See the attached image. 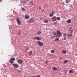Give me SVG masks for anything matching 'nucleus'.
Listing matches in <instances>:
<instances>
[{
    "label": "nucleus",
    "instance_id": "1",
    "mask_svg": "<svg viewBox=\"0 0 77 77\" xmlns=\"http://www.w3.org/2000/svg\"><path fill=\"white\" fill-rule=\"evenodd\" d=\"M14 60H15V58L12 57L11 58V59H10L9 60V62L10 63L12 64V63H14Z\"/></svg>",
    "mask_w": 77,
    "mask_h": 77
},
{
    "label": "nucleus",
    "instance_id": "2",
    "mask_svg": "<svg viewBox=\"0 0 77 77\" xmlns=\"http://www.w3.org/2000/svg\"><path fill=\"white\" fill-rule=\"evenodd\" d=\"M37 43L38 45L40 47H42L44 45V43L38 41Z\"/></svg>",
    "mask_w": 77,
    "mask_h": 77
},
{
    "label": "nucleus",
    "instance_id": "3",
    "mask_svg": "<svg viewBox=\"0 0 77 77\" xmlns=\"http://www.w3.org/2000/svg\"><path fill=\"white\" fill-rule=\"evenodd\" d=\"M33 39H35L36 40H38V41H40V40H41V38L39 37V36H36L35 37H34L33 38Z\"/></svg>",
    "mask_w": 77,
    "mask_h": 77
},
{
    "label": "nucleus",
    "instance_id": "4",
    "mask_svg": "<svg viewBox=\"0 0 77 77\" xmlns=\"http://www.w3.org/2000/svg\"><path fill=\"white\" fill-rule=\"evenodd\" d=\"M28 22L29 23H33L35 22V20L32 18H31L29 20Z\"/></svg>",
    "mask_w": 77,
    "mask_h": 77
},
{
    "label": "nucleus",
    "instance_id": "5",
    "mask_svg": "<svg viewBox=\"0 0 77 77\" xmlns=\"http://www.w3.org/2000/svg\"><path fill=\"white\" fill-rule=\"evenodd\" d=\"M51 20L53 21H56L57 20V17L56 16H53L51 18Z\"/></svg>",
    "mask_w": 77,
    "mask_h": 77
},
{
    "label": "nucleus",
    "instance_id": "6",
    "mask_svg": "<svg viewBox=\"0 0 77 77\" xmlns=\"http://www.w3.org/2000/svg\"><path fill=\"white\" fill-rule=\"evenodd\" d=\"M17 62L18 63H19V64H22V63L23 62V61L21 59H19L17 61Z\"/></svg>",
    "mask_w": 77,
    "mask_h": 77
},
{
    "label": "nucleus",
    "instance_id": "7",
    "mask_svg": "<svg viewBox=\"0 0 77 77\" xmlns=\"http://www.w3.org/2000/svg\"><path fill=\"white\" fill-rule=\"evenodd\" d=\"M17 23L18 24V25H21V21L19 19H17L16 20Z\"/></svg>",
    "mask_w": 77,
    "mask_h": 77
},
{
    "label": "nucleus",
    "instance_id": "8",
    "mask_svg": "<svg viewBox=\"0 0 77 77\" xmlns=\"http://www.w3.org/2000/svg\"><path fill=\"white\" fill-rule=\"evenodd\" d=\"M54 11H52V12L50 14H49V17H51L54 15Z\"/></svg>",
    "mask_w": 77,
    "mask_h": 77
},
{
    "label": "nucleus",
    "instance_id": "9",
    "mask_svg": "<svg viewBox=\"0 0 77 77\" xmlns=\"http://www.w3.org/2000/svg\"><path fill=\"white\" fill-rule=\"evenodd\" d=\"M60 36H62V33H60V34H57V35L55 36V38H60Z\"/></svg>",
    "mask_w": 77,
    "mask_h": 77
},
{
    "label": "nucleus",
    "instance_id": "10",
    "mask_svg": "<svg viewBox=\"0 0 77 77\" xmlns=\"http://www.w3.org/2000/svg\"><path fill=\"white\" fill-rule=\"evenodd\" d=\"M12 65L14 67H16V68H18L19 67V66L17 64H13Z\"/></svg>",
    "mask_w": 77,
    "mask_h": 77
},
{
    "label": "nucleus",
    "instance_id": "11",
    "mask_svg": "<svg viewBox=\"0 0 77 77\" xmlns=\"http://www.w3.org/2000/svg\"><path fill=\"white\" fill-rule=\"evenodd\" d=\"M29 16L26 15L25 17V19L27 20V19H29Z\"/></svg>",
    "mask_w": 77,
    "mask_h": 77
},
{
    "label": "nucleus",
    "instance_id": "12",
    "mask_svg": "<svg viewBox=\"0 0 77 77\" xmlns=\"http://www.w3.org/2000/svg\"><path fill=\"white\" fill-rule=\"evenodd\" d=\"M43 22L45 23H48V20H45L43 21Z\"/></svg>",
    "mask_w": 77,
    "mask_h": 77
},
{
    "label": "nucleus",
    "instance_id": "13",
    "mask_svg": "<svg viewBox=\"0 0 77 77\" xmlns=\"http://www.w3.org/2000/svg\"><path fill=\"white\" fill-rule=\"evenodd\" d=\"M17 35H21V32L20 31H19L18 32H17Z\"/></svg>",
    "mask_w": 77,
    "mask_h": 77
},
{
    "label": "nucleus",
    "instance_id": "14",
    "mask_svg": "<svg viewBox=\"0 0 77 77\" xmlns=\"http://www.w3.org/2000/svg\"><path fill=\"white\" fill-rule=\"evenodd\" d=\"M59 41V38H56L54 40V41H56V42H58Z\"/></svg>",
    "mask_w": 77,
    "mask_h": 77
},
{
    "label": "nucleus",
    "instance_id": "15",
    "mask_svg": "<svg viewBox=\"0 0 77 77\" xmlns=\"http://www.w3.org/2000/svg\"><path fill=\"white\" fill-rule=\"evenodd\" d=\"M62 52L63 54H66V51L65 50H63L62 51Z\"/></svg>",
    "mask_w": 77,
    "mask_h": 77
},
{
    "label": "nucleus",
    "instance_id": "16",
    "mask_svg": "<svg viewBox=\"0 0 77 77\" xmlns=\"http://www.w3.org/2000/svg\"><path fill=\"white\" fill-rule=\"evenodd\" d=\"M73 71V70L71 69L69 71V74H71V73H72Z\"/></svg>",
    "mask_w": 77,
    "mask_h": 77
},
{
    "label": "nucleus",
    "instance_id": "17",
    "mask_svg": "<svg viewBox=\"0 0 77 77\" xmlns=\"http://www.w3.org/2000/svg\"><path fill=\"white\" fill-rule=\"evenodd\" d=\"M52 69L53 71H56L57 69V68H53Z\"/></svg>",
    "mask_w": 77,
    "mask_h": 77
},
{
    "label": "nucleus",
    "instance_id": "18",
    "mask_svg": "<svg viewBox=\"0 0 77 77\" xmlns=\"http://www.w3.org/2000/svg\"><path fill=\"white\" fill-rule=\"evenodd\" d=\"M67 23H71V20L70 19H69L67 21Z\"/></svg>",
    "mask_w": 77,
    "mask_h": 77
},
{
    "label": "nucleus",
    "instance_id": "19",
    "mask_svg": "<svg viewBox=\"0 0 77 77\" xmlns=\"http://www.w3.org/2000/svg\"><path fill=\"white\" fill-rule=\"evenodd\" d=\"M51 53H52V54H54V50H52L51 51Z\"/></svg>",
    "mask_w": 77,
    "mask_h": 77
},
{
    "label": "nucleus",
    "instance_id": "20",
    "mask_svg": "<svg viewBox=\"0 0 77 77\" xmlns=\"http://www.w3.org/2000/svg\"><path fill=\"white\" fill-rule=\"evenodd\" d=\"M57 34H59V35H60V33H62L60 32V31H57Z\"/></svg>",
    "mask_w": 77,
    "mask_h": 77
},
{
    "label": "nucleus",
    "instance_id": "21",
    "mask_svg": "<svg viewBox=\"0 0 77 77\" xmlns=\"http://www.w3.org/2000/svg\"><path fill=\"white\" fill-rule=\"evenodd\" d=\"M68 61L67 60H65L63 62V63H68Z\"/></svg>",
    "mask_w": 77,
    "mask_h": 77
},
{
    "label": "nucleus",
    "instance_id": "22",
    "mask_svg": "<svg viewBox=\"0 0 77 77\" xmlns=\"http://www.w3.org/2000/svg\"><path fill=\"white\" fill-rule=\"evenodd\" d=\"M57 20H60V17H57Z\"/></svg>",
    "mask_w": 77,
    "mask_h": 77
},
{
    "label": "nucleus",
    "instance_id": "23",
    "mask_svg": "<svg viewBox=\"0 0 77 77\" xmlns=\"http://www.w3.org/2000/svg\"><path fill=\"white\" fill-rule=\"evenodd\" d=\"M37 33L38 35H41V32L40 31H39Z\"/></svg>",
    "mask_w": 77,
    "mask_h": 77
},
{
    "label": "nucleus",
    "instance_id": "24",
    "mask_svg": "<svg viewBox=\"0 0 77 77\" xmlns=\"http://www.w3.org/2000/svg\"><path fill=\"white\" fill-rule=\"evenodd\" d=\"M68 35L69 36H70V37H71L72 36V34H68Z\"/></svg>",
    "mask_w": 77,
    "mask_h": 77
},
{
    "label": "nucleus",
    "instance_id": "25",
    "mask_svg": "<svg viewBox=\"0 0 77 77\" xmlns=\"http://www.w3.org/2000/svg\"><path fill=\"white\" fill-rule=\"evenodd\" d=\"M63 36L64 37H65V36H66V34L65 33L63 34Z\"/></svg>",
    "mask_w": 77,
    "mask_h": 77
},
{
    "label": "nucleus",
    "instance_id": "26",
    "mask_svg": "<svg viewBox=\"0 0 77 77\" xmlns=\"http://www.w3.org/2000/svg\"><path fill=\"white\" fill-rule=\"evenodd\" d=\"M21 10L22 11H24V10H25V9H24V8H22L21 9Z\"/></svg>",
    "mask_w": 77,
    "mask_h": 77
},
{
    "label": "nucleus",
    "instance_id": "27",
    "mask_svg": "<svg viewBox=\"0 0 77 77\" xmlns=\"http://www.w3.org/2000/svg\"><path fill=\"white\" fill-rule=\"evenodd\" d=\"M23 3H26V1H25V0H24L23 1Z\"/></svg>",
    "mask_w": 77,
    "mask_h": 77
},
{
    "label": "nucleus",
    "instance_id": "28",
    "mask_svg": "<svg viewBox=\"0 0 77 77\" xmlns=\"http://www.w3.org/2000/svg\"><path fill=\"white\" fill-rule=\"evenodd\" d=\"M70 32V33H72V32H73L72 30H71Z\"/></svg>",
    "mask_w": 77,
    "mask_h": 77
},
{
    "label": "nucleus",
    "instance_id": "29",
    "mask_svg": "<svg viewBox=\"0 0 77 77\" xmlns=\"http://www.w3.org/2000/svg\"><path fill=\"white\" fill-rule=\"evenodd\" d=\"M36 77H41V76L39 75H37L36 76Z\"/></svg>",
    "mask_w": 77,
    "mask_h": 77
},
{
    "label": "nucleus",
    "instance_id": "30",
    "mask_svg": "<svg viewBox=\"0 0 77 77\" xmlns=\"http://www.w3.org/2000/svg\"><path fill=\"white\" fill-rule=\"evenodd\" d=\"M48 60H46V61L45 62V63H46V64L47 63H48Z\"/></svg>",
    "mask_w": 77,
    "mask_h": 77
},
{
    "label": "nucleus",
    "instance_id": "31",
    "mask_svg": "<svg viewBox=\"0 0 77 77\" xmlns=\"http://www.w3.org/2000/svg\"><path fill=\"white\" fill-rule=\"evenodd\" d=\"M30 4L31 5H33V2H31L30 3Z\"/></svg>",
    "mask_w": 77,
    "mask_h": 77
},
{
    "label": "nucleus",
    "instance_id": "32",
    "mask_svg": "<svg viewBox=\"0 0 77 77\" xmlns=\"http://www.w3.org/2000/svg\"><path fill=\"white\" fill-rule=\"evenodd\" d=\"M71 29H72V28H71V27H70L69 29V30L70 31L71 30Z\"/></svg>",
    "mask_w": 77,
    "mask_h": 77
},
{
    "label": "nucleus",
    "instance_id": "33",
    "mask_svg": "<svg viewBox=\"0 0 77 77\" xmlns=\"http://www.w3.org/2000/svg\"><path fill=\"white\" fill-rule=\"evenodd\" d=\"M66 38L64 37L63 39V40H66Z\"/></svg>",
    "mask_w": 77,
    "mask_h": 77
},
{
    "label": "nucleus",
    "instance_id": "34",
    "mask_svg": "<svg viewBox=\"0 0 77 77\" xmlns=\"http://www.w3.org/2000/svg\"><path fill=\"white\" fill-rule=\"evenodd\" d=\"M17 71H18V72H21V71L20 70H18Z\"/></svg>",
    "mask_w": 77,
    "mask_h": 77
},
{
    "label": "nucleus",
    "instance_id": "35",
    "mask_svg": "<svg viewBox=\"0 0 77 77\" xmlns=\"http://www.w3.org/2000/svg\"><path fill=\"white\" fill-rule=\"evenodd\" d=\"M54 24H57V22H56L54 23Z\"/></svg>",
    "mask_w": 77,
    "mask_h": 77
},
{
    "label": "nucleus",
    "instance_id": "36",
    "mask_svg": "<svg viewBox=\"0 0 77 77\" xmlns=\"http://www.w3.org/2000/svg\"><path fill=\"white\" fill-rule=\"evenodd\" d=\"M69 7H70V8H73V7H72V5H70V6Z\"/></svg>",
    "mask_w": 77,
    "mask_h": 77
},
{
    "label": "nucleus",
    "instance_id": "37",
    "mask_svg": "<svg viewBox=\"0 0 77 77\" xmlns=\"http://www.w3.org/2000/svg\"><path fill=\"white\" fill-rule=\"evenodd\" d=\"M41 7H39L38 8L39 9H41Z\"/></svg>",
    "mask_w": 77,
    "mask_h": 77
},
{
    "label": "nucleus",
    "instance_id": "38",
    "mask_svg": "<svg viewBox=\"0 0 77 77\" xmlns=\"http://www.w3.org/2000/svg\"><path fill=\"white\" fill-rule=\"evenodd\" d=\"M54 35L55 36L56 35V33H54Z\"/></svg>",
    "mask_w": 77,
    "mask_h": 77
},
{
    "label": "nucleus",
    "instance_id": "39",
    "mask_svg": "<svg viewBox=\"0 0 77 77\" xmlns=\"http://www.w3.org/2000/svg\"><path fill=\"white\" fill-rule=\"evenodd\" d=\"M29 48H27L26 49V50H29Z\"/></svg>",
    "mask_w": 77,
    "mask_h": 77
},
{
    "label": "nucleus",
    "instance_id": "40",
    "mask_svg": "<svg viewBox=\"0 0 77 77\" xmlns=\"http://www.w3.org/2000/svg\"><path fill=\"white\" fill-rule=\"evenodd\" d=\"M66 3H68V2L67 0L66 1Z\"/></svg>",
    "mask_w": 77,
    "mask_h": 77
},
{
    "label": "nucleus",
    "instance_id": "41",
    "mask_svg": "<svg viewBox=\"0 0 77 77\" xmlns=\"http://www.w3.org/2000/svg\"><path fill=\"white\" fill-rule=\"evenodd\" d=\"M51 38H53V39H54V36H53Z\"/></svg>",
    "mask_w": 77,
    "mask_h": 77
},
{
    "label": "nucleus",
    "instance_id": "42",
    "mask_svg": "<svg viewBox=\"0 0 77 77\" xmlns=\"http://www.w3.org/2000/svg\"><path fill=\"white\" fill-rule=\"evenodd\" d=\"M26 1H27V2H29V0H26Z\"/></svg>",
    "mask_w": 77,
    "mask_h": 77
},
{
    "label": "nucleus",
    "instance_id": "43",
    "mask_svg": "<svg viewBox=\"0 0 77 77\" xmlns=\"http://www.w3.org/2000/svg\"><path fill=\"white\" fill-rule=\"evenodd\" d=\"M40 20H42V18H40Z\"/></svg>",
    "mask_w": 77,
    "mask_h": 77
},
{
    "label": "nucleus",
    "instance_id": "44",
    "mask_svg": "<svg viewBox=\"0 0 77 77\" xmlns=\"http://www.w3.org/2000/svg\"><path fill=\"white\" fill-rule=\"evenodd\" d=\"M65 74H66V72H65Z\"/></svg>",
    "mask_w": 77,
    "mask_h": 77
},
{
    "label": "nucleus",
    "instance_id": "45",
    "mask_svg": "<svg viewBox=\"0 0 77 77\" xmlns=\"http://www.w3.org/2000/svg\"><path fill=\"white\" fill-rule=\"evenodd\" d=\"M32 77H35V76H33Z\"/></svg>",
    "mask_w": 77,
    "mask_h": 77
},
{
    "label": "nucleus",
    "instance_id": "46",
    "mask_svg": "<svg viewBox=\"0 0 77 77\" xmlns=\"http://www.w3.org/2000/svg\"><path fill=\"white\" fill-rule=\"evenodd\" d=\"M54 68H55V67H54Z\"/></svg>",
    "mask_w": 77,
    "mask_h": 77
}]
</instances>
